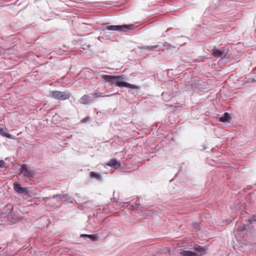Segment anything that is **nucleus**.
<instances>
[{
  "label": "nucleus",
  "instance_id": "1",
  "mask_svg": "<svg viewBox=\"0 0 256 256\" xmlns=\"http://www.w3.org/2000/svg\"><path fill=\"white\" fill-rule=\"evenodd\" d=\"M101 78L111 86L116 84V86L120 88L126 87L133 89L136 88V86L134 84L122 81L124 80L122 75L116 76L103 74L101 76Z\"/></svg>",
  "mask_w": 256,
  "mask_h": 256
},
{
  "label": "nucleus",
  "instance_id": "2",
  "mask_svg": "<svg viewBox=\"0 0 256 256\" xmlns=\"http://www.w3.org/2000/svg\"><path fill=\"white\" fill-rule=\"evenodd\" d=\"M70 96V92H68L54 90L50 92L48 96L56 100H68Z\"/></svg>",
  "mask_w": 256,
  "mask_h": 256
},
{
  "label": "nucleus",
  "instance_id": "3",
  "mask_svg": "<svg viewBox=\"0 0 256 256\" xmlns=\"http://www.w3.org/2000/svg\"><path fill=\"white\" fill-rule=\"evenodd\" d=\"M50 198H46V199H48ZM52 198L56 200L57 204H60L62 202H68L72 204L76 202L74 198L70 196L68 194H64L63 195L56 194L54 195Z\"/></svg>",
  "mask_w": 256,
  "mask_h": 256
},
{
  "label": "nucleus",
  "instance_id": "4",
  "mask_svg": "<svg viewBox=\"0 0 256 256\" xmlns=\"http://www.w3.org/2000/svg\"><path fill=\"white\" fill-rule=\"evenodd\" d=\"M130 25L124 24V25H110L107 26L106 27V30L118 32H126L131 28Z\"/></svg>",
  "mask_w": 256,
  "mask_h": 256
},
{
  "label": "nucleus",
  "instance_id": "5",
  "mask_svg": "<svg viewBox=\"0 0 256 256\" xmlns=\"http://www.w3.org/2000/svg\"><path fill=\"white\" fill-rule=\"evenodd\" d=\"M212 54L216 58H224L227 54V51L224 48L217 49L214 47L212 49Z\"/></svg>",
  "mask_w": 256,
  "mask_h": 256
},
{
  "label": "nucleus",
  "instance_id": "6",
  "mask_svg": "<svg viewBox=\"0 0 256 256\" xmlns=\"http://www.w3.org/2000/svg\"><path fill=\"white\" fill-rule=\"evenodd\" d=\"M13 185L14 188L16 192L22 195H27L28 194V191L26 188L22 186L20 184L16 182H14Z\"/></svg>",
  "mask_w": 256,
  "mask_h": 256
},
{
  "label": "nucleus",
  "instance_id": "7",
  "mask_svg": "<svg viewBox=\"0 0 256 256\" xmlns=\"http://www.w3.org/2000/svg\"><path fill=\"white\" fill-rule=\"evenodd\" d=\"M0 134L2 136L6 137L7 138L14 140L16 136H12V134L8 133V130L5 126L0 125Z\"/></svg>",
  "mask_w": 256,
  "mask_h": 256
},
{
  "label": "nucleus",
  "instance_id": "8",
  "mask_svg": "<svg viewBox=\"0 0 256 256\" xmlns=\"http://www.w3.org/2000/svg\"><path fill=\"white\" fill-rule=\"evenodd\" d=\"M94 101V97L87 94L84 95L80 100L79 102L84 104H88Z\"/></svg>",
  "mask_w": 256,
  "mask_h": 256
},
{
  "label": "nucleus",
  "instance_id": "9",
  "mask_svg": "<svg viewBox=\"0 0 256 256\" xmlns=\"http://www.w3.org/2000/svg\"><path fill=\"white\" fill-rule=\"evenodd\" d=\"M30 172L27 170L26 166L23 165L20 168L18 174L22 176V178H26L29 177Z\"/></svg>",
  "mask_w": 256,
  "mask_h": 256
},
{
  "label": "nucleus",
  "instance_id": "10",
  "mask_svg": "<svg viewBox=\"0 0 256 256\" xmlns=\"http://www.w3.org/2000/svg\"><path fill=\"white\" fill-rule=\"evenodd\" d=\"M106 166L114 167L115 168H120L121 166V164L116 159L112 158L108 162L105 164Z\"/></svg>",
  "mask_w": 256,
  "mask_h": 256
},
{
  "label": "nucleus",
  "instance_id": "11",
  "mask_svg": "<svg viewBox=\"0 0 256 256\" xmlns=\"http://www.w3.org/2000/svg\"><path fill=\"white\" fill-rule=\"evenodd\" d=\"M194 249L197 252L198 256H202L206 253V248L198 244L194 245Z\"/></svg>",
  "mask_w": 256,
  "mask_h": 256
},
{
  "label": "nucleus",
  "instance_id": "12",
  "mask_svg": "<svg viewBox=\"0 0 256 256\" xmlns=\"http://www.w3.org/2000/svg\"><path fill=\"white\" fill-rule=\"evenodd\" d=\"M180 254V256H198V253L190 250H182Z\"/></svg>",
  "mask_w": 256,
  "mask_h": 256
},
{
  "label": "nucleus",
  "instance_id": "13",
  "mask_svg": "<svg viewBox=\"0 0 256 256\" xmlns=\"http://www.w3.org/2000/svg\"><path fill=\"white\" fill-rule=\"evenodd\" d=\"M230 114L228 112H225L224 115L220 118V121L222 122H228L230 119Z\"/></svg>",
  "mask_w": 256,
  "mask_h": 256
},
{
  "label": "nucleus",
  "instance_id": "14",
  "mask_svg": "<svg viewBox=\"0 0 256 256\" xmlns=\"http://www.w3.org/2000/svg\"><path fill=\"white\" fill-rule=\"evenodd\" d=\"M90 175L92 178H96L98 180H100L102 179V175L98 172H90Z\"/></svg>",
  "mask_w": 256,
  "mask_h": 256
},
{
  "label": "nucleus",
  "instance_id": "15",
  "mask_svg": "<svg viewBox=\"0 0 256 256\" xmlns=\"http://www.w3.org/2000/svg\"><path fill=\"white\" fill-rule=\"evenodd\" d=\"M80 237H86L90 238L91 240L93 242H95L98 240V238L95 235L82 234L80 235Z\"/></svg>",
  "mask_w": 256,
  "mask_h": 256
},
{
  "label": "nucleus",
  "instance_id": "16",
  "mask_svg": "<svg viewBox=\"0 0 256 256\" xmlns=\"http://www.w3.org/2000/svg\"><path fill=\"white\" fill-rule=\"evenodd\" d=\"M158 45H154L152 46H142L140 48L142 50H147L148 51H152L158 47Z\"/></svg>",
  "mask_w": 256,
  "mask_h": 256
},
{
  "label": "nucleus",
  "instance_id": "17",
  "mask_svg": "<svg viewBox=\"0 0 256 256\" xmlns=\"http://www.w3.org/2000/svg\"><path fill=\"white\" fill-rule=\"evenodd\" d=\"M163 46L166 47L168 48H170L172 47V46L169 43H168L167 42H164L163 44Z\"/></svg>",
  "mask_w": 256,
  "mask_h": 256
},
{
  "label": "nucleus",
  "instance_id": "18",
  "mask_svg": "<svg viewBox=\"0 0 256 256\" xmlns=\"http://www.w3.org/2000/svg\"><path fill=\"white\" fill-rule=\"evenodd\" d=\"M92 94H93L92 96L94 97V98H98L100 96H101V95L100 94V92H94Z\"/></svg>",
  "mask_w": 256,
  "mask_h": 256
},
{
  "label": "nucleus",
  "instance_id": "19",
  "mask_svg": "<svg viewBox=\"0 0 256 256\" xmlns=\"http://www.w3.org/2000/svg\"><path fill=\"white\" fill-rule=\"evenodd\" d=\"M246 82H254L256 80L254 78H250L247 79Z\"/></svg>",
  "mask_w": 256,
  "mask_h": 256
},
{
  "label": "nucleus",
  "instance_id": "20",
  "mask_svg": "<svg viewBox=\"0 0 256 256\" xmlns=\"http://www.w3.org/2000/svg\"><path fill=\"white\" fill-rule=\"evenodd\" d=\"M249 220L250 223H252L254 221H256V216H254L250 218Z\"/></svg>",
  "mask_w": 256,
  "mask_h": 256
},
{
  "label": "nucleus",
  "instance_id": "21",
  "mask_svg": "<svg viewBox=\"0 0 256 256\" xmlns=\"http://www.w3.org/2000/svg\"><path fill=\"white\" fill-rule=\"evenodd\" d=\"M5 162L4 160H0V168H2L4 166Z\"/></svg>",
  "mask_w": 256,
  "mask_h": 256
},
{
  "label": "nucleus",
  "instance_id": "22",
  "mask_svg": "<svg viewBox=\"0 0 256 256\" xmlns=\"http://www.w3.org/2000/svg\"><path fill=\"white\" fill-rule=\"evenodd\" d=\"M246 230V226L243 225L240 228L238 229V230L242 232V231L244 230Z\"/></svg>",
  "mask_w": 256,
  "mask_h": 256
},
{
  "label": "nucleus",
  "instance_id": "23",
  "mask_svg": "<svg viewBox=\"0 0 256 256\" xmlns=\"http://www.w3.org/2000/svg\"><path fill=\"white\" fill-rule=\"evenodd\" d=\"M88 119V118H83L82 120H81V122H82V123H84L85 122H86V120Z\"/></svg>",
  "mask_w": 256,
  "mask_h": 256
},
{
  "label": "nucleus",
  "instance_id": "24",
  "mask_svg": "<svg viewBox=\"0 0 256 256\" xmlns=\"http://www.w3.org/2000/svg\"><path fill=\"white\" fill-rule=\"evenodd\" d=\"M56 206V204L52 206Z\"/></svg>",
  "mask_w": 256,
  "mask_h": 256
}]
</instances>
